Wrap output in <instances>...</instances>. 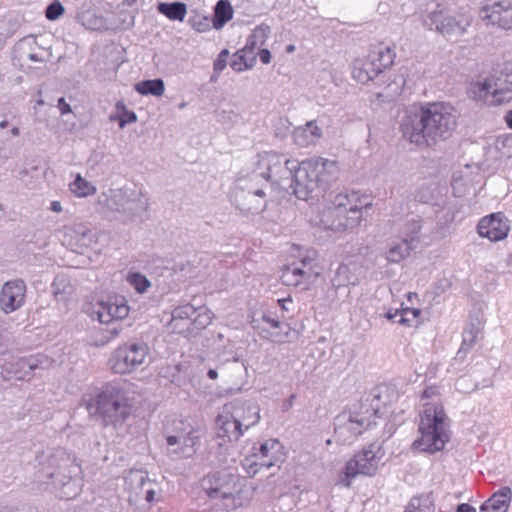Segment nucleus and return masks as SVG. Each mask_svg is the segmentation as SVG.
<instances>
[{"label":"nucleus","mask_w":512,"mask_h":512,"mask_svg":"<svg viewBox=\"0 0 512 512\" xmlns=\"http://www.w3.org/2000/svg\"><path fill=\"white\" fill-rule=\"evenodd\" d=\"M239 419H243L240 413H232L227 404L224 406L223 411L216 418L217 434L219 437L227 438L228 441H238L244 433Z\"/></svg>","instance_id":"obj_19"},{"label":"nucleus","mask_w":512,"mask_h":512,"mask_svg":"<svg viewBox=\"0 0 512 512\" xmlns=\"http://www.w3.org/2000/svg\"><path fill=\"white\" fill-rule=\"evenodd\" d=\"M196 313V317L190 324V327L193 326V329L202 330L212 322V313L207 309H200L199 312Z\"/></svg>","instance_id":"obj_48"},{"label":"nucleus","mask_w":512,"mask_h":512,"mask_svg":"<svg viewBox=\"0 0 512 512\" xmlns=\"http://www.w3.org/2000/svg\"><path fill=\"white\" fill-rule=\"evenodd\" d=\"M331 206L339 208V209L340 208L345 209L347 211L349 208H351V206L354 209H361V210L363 209V206H360L358 204V197L355 193H352V194L343 193V192L337 193L334 196V199L331 201Z\"/></svg>","instance_id":"obj_39"},{"label":"nucleus","mask_w":512,"mask_h":512,"mask_svg":"<svg viewBox=\"0 0 512 512\" xmlns=\"http://www.w3.org/2000/svg\"><path fill=\"white\" fill-rule=\"evenodd\" d=\"M395 56V52L390 47H377L369 54L367 60L360 66L354 67V79L363 84L373 80L378 74L392 66Z\"/></svg>","instance_id":"obj_13"},{"label":"nucleus","mask_w":512,"mask_h":512,"mask_svg":"<svg viewBox=\"0 0 512 512\" xmlns=\"http://www.w3.org/2000/svg\"><path fill=\"white\" fill-rule=\"evenodd\" d=\"M69 481H63L62 497L66 499H72L80 491V480L78 475L81 473V469L78 464L71 463L68 467Z\"/></svg>","instance_id":"obj_32"},{"label":"nucleus","mask_w":512,"mask_h":512,"mask_svg":"<svg viewBox=\"0 0 512 512\" xmlns=\"http://www.w3.org/2000/svg\"><path fill=\"white\" fill-rule=\"evenodd\" d=\"M196 312L197 309L189 303L176 307L170 313L171 319L168 326L171 327L174 332L184 333L186 330L191 332V317L196 314Z\"/></svg>","instance_id":"obj_22"},{"label":"nucleus","mask_w":512,"mask_h":512,"mask_svg":"<svg viewBox=\"0 0 512 512\" xmlns=\"http://www.w3.org/2000/svg\"><path fill=\"white\" fill-rule=\"evenodd\" d=\"M27 57L29 60H31L33 62H43L44 61V59L41 56H39L37 53H29L27 55Z\"/></svg>","instance_id":"obj_61"},{"label":"nucleus","mask_w":512,"mask_h":512,"mask_svg":"<svg viewBox=\"0 0 512 512\" xmlns=\"http://www.w3.org/2000/svg\"><path fill=\"white\" fill-rule=\"evenodd\" d=\"M311 272L303 271L298 269L297 263H293L291 265L286 266L281 274V280L283 284L287 286H299V285H308L313 280H310Z\"/></svg>","instance_id":"obj_29"},{"label":"nucleus","mask_w":512,"mask_h":512,"mask_svg":"<svg viewBox=\"0 0 512 512\" xmlns=\"http://www.w3.org/2000/svg\"><path fill=\"white\" fill-rule=\"evenodd\" d=\"M107 205L111 210L130 217L146 209L147 199L138 190L125 187L111 191Z\"/></svg>","instance_id":"obj_14"},{"label":"nucleus","mask_w":512,"mask_h":512,"mask_svg":"<svg viewBox=\"0 0 512 512\" xmlns=\"http://www.w3.org/2000/svg\"><path fill=\"white\" fill-rule=\"evenodd\" d=\"M435 506L429 494L411 498L404 512H434Z\"/></svg>","instance_id":"obj_37"},{"label":"nucleus","mask_w":512,"mask_h":512,"mask_svg":"<svg viewBox=\"0 0 512 512\" xmlns=\"http://www.w3.org/2000/svg\"><path fill=\"white\" fill-rule=\"evenodd\" d=\"M82 403L88 413L104 425L121 426L131 414L128 393L121 383H108L95 394H87Z\"/></svg>","instance_id":"obj_2"},{"label":"nucleus","mask_w":512,"mask_h":512,"mask_svg":"<svg viewBox=\"0 0 512 512\" xmlns=\"http://www.w3.org/2000/svg\"><path fill=\"white\" fill-rule=\"evenodd\" d=\"M135 89L142 95L160 96V79L141 81L135 85Z\"/></svg>","instance_id":"obj_45"},{"label":"nucleus","mask_w":512,"mask_h":512,"mask_svg":"<svg viewBox=\"0 0 512 512\" xmlns=\"http://www.w3.org/2000/svg\"><path fill=\"white\" fill-rule=\"evenodd\" d=\"M258 166L262 170L258 174L265 182L271 180L277 185H283L284 181H289L298 166V161L289 159L284 154L269 151L259 154Z\"/></svg>","instance_id":"obj_8"},{"label":"nucleus","mask_w":512,"mask_h":512,"mask_svg":"<svg viewBox=\"0 0 512 512\" xmlns=\"http://www.w3.org/2000/svg\"><path fill=\"white\" fill-rule=\"evenodd\" d=\"M505 121L507 126L512 129V110L508 111L505 115Z\"/></svg>","instance_id":"obj_64"},{"label":"nucleus","mask_w":512,"mask_h":512,"mask_svg":"<svg viewBox=\"0 0 512 512\" xmlns=\"http://www.w3.org/2000/svg\"><path fill=\"white\" fill-rule=\"evenodd\" d=\"M483 328L484 323L480 317L475 316L470 318V322L462 334L463 340L459 353L468 351L479 341Z\"/></svg>","instance_id":"obj_28"},{"label":"nucleus","mask_w":512,"mask_h":512,"mask_svg":"<svg viewBox=\"0 0 512 512\" xmlns=\"http://www.w3.org/2000/svg\"><path fill=\"white\" fill-rule=\"evenodd\" d=\"M414 247L411 240L402 239L400 242L391 245L386 252V259L391 263H399L410 255Z\"/></svg>","instance_id":"obj_34"},{"label":"nucleus","mask_w":512,"mask_h":512,"mask_svg":"<svg viewBox=\"0 0 512 512\" xmlns=\"http://www.w3.org/2000/svg\"><path fill=\"white\" fill-rule=\"evenodd\" d=\"M262 320L271 325V327L273 328H280L281 327V322L279 320L276 319L275 316H273L271 313H264L262 315Z\"/></svg>","instance_id":"obj_54"},{"label":"nucleus","mask_w":512,"mask_h":512,"mask_svg":"<svg viewBox=\"0 0 512 512\" xmlns=\"http://www.w3.org/2000/svg\"><path fill=\"white\" fill-rule=\"evenodd\" d=\"M459 113L450 103L433 102L410 107L400 123L403 137L418 146L435 145L450 138L457 127Z\"/></svg>","instance_id":"obj_1"},{"label":"nucleus","mask_w":512,"mask_h":512,"mask_svg":"<svg viewBox=\"0 0 512 512\" xmlns=\"http://www.w3.org/2000/svg\"><path fill=\"white\" fill-rule=\"evenodd\" d=\"M382 442L375 441L364 447L360 452L355 454L345 466V474L347 477H355L358 474L373 476L376 474L380 460L384 456Z\"/></svg>","instance_id":"obj_12"},{"label":"nucleus","mask_w":512,"mask_h":512,"mask_svg":"<svg viewBox=\"0 0 512 512\" xmlns=\"http://www.w3.org/2000/svg\"><path fill=\"white\" fill-rule=\"evenodd\" d=\"M455 213L453 211L447 210L445 211L444 219L445 223L452 222L454 220Z\"/></svg>","instance_id":"obj_62"},{"label":"nucleus","mask_w":512,"mask_h":512,"mask_svg":"<svg viewBox=\"0 0 512 512\" xmlns=\"http://www.w3.org/2000/svg\"><path fill=\"white\" fill-rule=\"evenodd\" d=\"M256 61V55H248L243 50L237 51L233 55V59L230 63L231 68L236 72H242L244 70L253 67Z\"/></svg>","instance_id":"obj_40"},{"label":"nucleus","mask_w":512,"mask_h":512,"mask_svg":"<svg viewBox=\"0 0 512 512\" xmlns=\"http://www.w3.org/2000/svg\"><path fill=\"white\" fill-rule=\"evenodd\" d=\"M399 94V85L397 83H389L381 92H377L371 99V104L374 108H379L382 104L392 103Z\"/></svg>","instance_id":"obj_36"},{"label":"nucleus","mask_w":512,"mask_h":512,"mask_svg":"<svg viewBox=\"0 0 512 512\" xmlns=\"http://www.w3.org/2000/svg\"><path fill=\"white\" fill-rule=\"evenodd\" d=\"M50 210L56 213H60L63 208L59 201H52L50 204Z\"/></svg>","instance_id":"obj_60"},{"label":"nucleus","mask_w":512,"mask_h":512,"mask_svg":"<svg viewBox=\"0 0 512 512\" xmlns=\"http://www.w3.org/2000/svg\"><path fill=\"white\" fill-rule=\"evenodd\" d=\"M446 414L441 406L427 405L420 416V437L413 447L430 454L441 451L449 440Z\"/></svg>","instance_id":"obj_4"},{"label":"nucleus","mask_w":512,"mask_h":512,"mask_svg":"<svg viewBox=\"0 0 512 512\" xmlns=\"http://www.w3.org/2000/svg\"><path fill=\"white\" fill-rule=\"evenodd\" d=\"M187 14V6L184 2H162V15L173 21H183Z\"/></svg>","instance_id":"obj_38"},{"label":"nucleus","mask_w":512,"mask_h":512,"mask_svg":"<svg viewBox=\"0 0 512 512\" xmlns=\"http://www.w3.org/2000/svg\"><path fill=\"white\" fill-rule=\"evenodd\" d=\"M477 230L481 237L500 241L507 237L510 227L502 213H493L479 221Z\"/></svg>","instance_id":"obj_20"},{"label":"nucleus","mask_w":512,"mask_h":512,"mask_svg":"<svg viewBox=\"0 0 512 512\" xmlns=\"http://www.w3.org/2000/svg\"><path fill=\"white\" fill-rule=\"evenodd\" d=\"M339 211V208L331 205L325 207L318 215L317 224L324 229L341 232L343 226L339 221Z\"/></svg>","instance_id":"obj_30"},{"label":"nucleus","mask_w":512,"mask_h":512,"mask_svg":"<svg viewBox=\"0 0 512 512\" xmlns=\"http://www.w3.org/2000/svg\"><path fill=\"white\" fill-rule=\"evenodd\" d=\"M64 12V8L62 4L58 1H55L48 5L46 8V18L49 20H56L59 16H61Z\"/></svg>","instance_id":"obj_52"},{"label":"nucleus","mask_w":512,"mask_h":512,"mask_svg":"<svg viewBox=\"0 0 512 512\" xmlns=\"http://www.w3.org/2000/svg\"><path fill=\"white\" fill-rule=\"evenodd\" d=\"M202 490L211 498L222 501L225 510L241 506L239 477L228 471L215 472L201 480Z\"/></svg>","instance_id":"obj_6"},{"label":"nucleus","mask_w":512,"mask_h":512,"mask_svg":"<svg viewBox=\"0 0 512 512\" xmlns=\"http://www.w3.org/2000/svg\"><path fill=\"white\" fill-rule=\"evenodd\" d=\"M339 221L342 224L341 232L358 227L362 221V210L352 206L347 210L339 209Z\"/></svg>","instance_id":"obj_35"},{"label":"nucleus","mask_w":512,"mask_h":512,"mask_svg":"<svg viewBox=\"0 0 512 512\" xmlns=\"http://www.w3.org/2000/svg\"><path fill=\"white\" fill-rule=\"evenodd\" d=\"M233 7L228 0H219L214 7L212 25L215 29H221L233 17Z\"/></svg>","instance_id":"obj_33"},{"label":"nucleus","mask_w":512,"mask_h":512,"mask_svg":"<svg viewBox=\"0 0 512 512\" xmlns=\"http://www.w3.org/2000/svg\"><path fill=\"white\" fill-rule=\"evenodd\" d=\"M446 15V9L438 4L436 9L431 11L427 16L428 20L430 21L428 24L430 29H432V26H434L435 30L438 31V26Z\"/></svg>","instance_id":"obj_50"},{"label":"nucleus","mask_w":512,"mask_h":512,"mask_svg":"<svg viewBox=\"0 0 512 512\" xmlns=\"http://www.w3.org/2000/svg\"><path fill=\"white\" fill-rule=\"evenodd\" d=\"M70 190L78 197H86L96 192L95 186L82 178L79 174L70 184Z\"/></svg>","instance_id":"obj_42"},{"label":"nucleus","mask_w":512,"mask_h":512,"mask_svg":"<svg viewBox=\"0 0 512 512\" xmlns=\"http://www.w3.org/2000/svg\"><path fill=\"white\" fill-rule=\"evenodd\" d=\"M337 172L335 161L322 157L307 159L298 162L289 179L290 187L298 199L307 200L314 191L334 180Z\"/></svg>","instance_id":"obj_3"},{"label":"nucleus","mask_w":512,"mask_h":512,"mask_svg":"<svg viewBox=\"0 0 512 512\" xmlns=\"http://www.w3.org/2000/svg\"><path fill=\"white\" fill-rule=\"evenodd\" d=\"M26 285L22 280L6 282L0 290V309L5 313H12L25 303Z\"/></svg>","instance_id":"obj_15"},{"label":"nucleus","mask_w":512,"mask_h":512,"mask_svg":"<svg viewBox=\"0 0 512 512\" xmlns=\"http://www.w3.org/2000/svg\"><path fill=\"white\" fill-rule=\"evenodd\" d=\"M298 269L303 271H310L312 275H310V280L315 281L320 275V269L316 263L315 254L308 255L300 260L297 264Z\"/></svg>","instance_id":"obj_46"},{"label":"nucleus","mask_w":512,"mask_h":512,"mask_svg":"<svg viewBox=\"0 0 512 512\" xmlns=\"http://www.w3.org/2000/svg\"><path fill=\"white\" fill-rule=\"evenodd\" d=\"M148 354L144 344H126L119 346L109 359L110 369L116 374H129L141 366Z\"/></svg>","instance_id":"obj_11"},{"label":"nucleus","mask_w":512,"mask_h":512,"mask_svg":"<svg viewBox=\"0 0 512 512\" xmlns=\"http://www.w3.org/2000/svg\"><path fill=\"white\" fill-rule=\"evenodd\" d=\"M167 454L174 458H189L193 456L199 445L200 435L190 424L178 421L173 433L166 436Z\"/></svg>","instance_id":"obj_7"},{"label":"nucleus","mask_w":512,"mask_h":512,"mask_svg":"<svg viewBox=\"0 0 512 512\" xmlns=\"http://www.w3.org/2000/svg\"><path fill=\"white\" fill-rule=\"evenodd\" d=\"M474 99L501 104L512 100V74L505 78L490 77L483 82H477L470 88Z\"/></svg>","instance_id":"obj_9"},{"label":"nucleus","mask_w":512,"mask_h":512,"mask_svg":"<svg viewBox=\"0 0 512 512\" xmlns=\"http://www.w3.org/2000/svg\"><path fill=\"white\" fill-rule=\"evenodd\" d=\"M456 512H476V509L467 503H462L457 506Z\"/></svg>","instance_id":"obj_58"},{"label":"nucleus","mask_w":512,"mask_h":512,"mask_svg":"<svg viewBox=\"0 0 512 512\" xmlns=\"http://www.w3.org/2000/svg\"><path fill=\"white\" fill-rule=\"evenodd\" d=\"M458 27V23L451 15H446L438 26V32L441 34H451Z\"/></svg>","instance_id":"obj_51"},{"label":"nucleus","mask_w":512,"mask_h":512,"mask_svg":"<svg viewBox=\"0 0 512 512\" xmlns=\"http://www.w3.org/2000/svg\"><path fill=\"white\" fill-rule=\"evenodd\" d=\"M57 106H58V108H59V110H60L62 115H65V114H68V113L72 112L70 105L65 101V99L63 97L58 99Z\"/></svg>","instance_id":"obj_56"},{"label":"nucleus","mask_w":512,"mask_h":512,"mask_svg":"<svg viewBox=\"0 0 512 512\" xmlns=\"http://www.w3.org/2000/svg\"><path fill=\"white\" fill-rule=\"evenodd\" d=\"M127 282L138 292L144 293L150 287V281L139 272H130Z\"/></svg>","instance_id":"obj_44"},{"label":"nucleus","mask_w":512,"mask_h":512,"mask_svg":"<svg viewBox=\"0 0 512 512\" xmlns=\"http://www.w3.org/2000/svg\"><path fill=\"white\" fill-rule=\"evenodd\" d=\"M480 17L502 29H512V3L503 0L486 5L480 10Z\"/></svg>","instance_id":"obj_18"},{"label":"nucleus","mask_w":512,"mask_h":512,"mask_svg":"<svg viewBox=\"0 0 512 512\" xmlns=\"http://www.w3.org/2000/svg\"><path fill=\"white\" fill-rule=\"evenodd\" d=\"M295 395L292 394L289 399L285 402V404L283 405V409L284 410H288L292 405H293V401L295 399Z\"/></svg>","instance_id":"obj_63"},{"label":"nucleus","mask_w":512,"mask_h":512,"mask_svg":"<svg viewBox=\"0 0 512 512\" xmlns=\"http://www.w3.org/2000/svg\"><path fill=\"white\" fill-rule=\"evenodd\" d=\"M265 186L267 183L258 172L238 177L231 193L236 207L245 212H262L267 205Z\"/></svg>","instance_id":"obj_5"},{"label":"nucleus","mask_w":512,"mask_h":512,"mask_svg":"<svg viewBox=\"0 0 512 512\" xmlns=\"http://www.w3.org/2000/svg\"><path fill=\"white\" fill-rule=\"evenodd\" d=\"M289 303H292V299L291 298H283V299H279L278 300L279 306L284 311H289L290 310V308L288 307Z\"/></svg>","instance_id":"obj_59"},{"label":"nucleus","mask_w":512,"mask_h":512,"mask_svg":"<svg viewBox=\"0 0 512 512\" xmlns=\"http://www.w3.org/2000/svg\"><path fill=\"white\" fill-rule=\"evenodd\" d=\"M229 51L227 49L222 50L214 61L213 70L215 74H220L227 65V58Z\"/></svg>","instance_id":"obj_53"},{"label":"nucleus","mask_w":512,"mask_h":512,"mask_svg":"<svg viewBox=\"0 0 512 512\" xmlns=\"http://www.w3.org/2000/svg\"><path fill=\"white\" fill-rule=\"evenodd\" d=\"M422 229V220L419 217L407 220L404 224L401 235L404 240H411V244L415 246L417 236Z\"/></svg>","instance_id":"obj_41"},{"label":"nucleus","mask_w":512,"mask_h":512,"mask_svg":"<svg viewBox=\"0 0 512 512\" xmlns=\"http://www.w3.org/2000/svg\"><path fill=\"white\" fill-rule=\"evenodd\" d=\"M116 109L118 110V114L111 115L110 120H118L120 128H124L127 124L133 123L137 120L136 114L133 111L126 110L123 102H118L116 104Z\"/></svg>","instance_id":"obj_43"},{"label":"nucleus","mask_w":512,"mask_h":512,"mask_svg":"<svg viewBox=\"0 0 512 512\" xmlns=\"http://www.w3.org/2000/svg\"><path fill=\"white\" fill-rule=\"evenodd\" d=\"M512 500V490L508 486L493 493L480 507L479 512H507Z\"/></svg>","instance_id":"obj_26"},{"label":"nucleus","mask_w":512,"mask_h":512,"mask_svg":"<svg viewBox=\"0 0 512 512\" xmlns=\"http://www.w3.org/2000/svg\"><path fill=\"white\" fill-rule=\"evenodd\" d=\"M254 462H255V459H254V460H251V459H249V458H246V459H245V462L243 463V465H244V466L246 467V469H247V472H248L249 474H251L252 476H254L255 474H257V473H258V471H259V468H261V466H260V465H255V464H254Z\"/></svg>","instance_id":"obj_55"},{"label":"nucleus","mask_w":512,"mask_h":512,"mask_svg":"<svg viewBox=\"0 0 512 512\" xmlns=\"http://www.w3.org/2000/svg\"><path fill=\"white\" fill-rule=\"evenodd\" d=\"M360 267L357 264H341L331 282L335 288L345 287L349 285H357L360 283Z\"/></svg>","instance_id":"obj_27"},{"label":"nucleus","mask_w":512,"mask_h":512,"mask_svg":"<svg viewBox=\"0 0 512 512\" xmlns=\"http://www.w3.org/2000/svg\"><path fill=\"white\" fill-rule=\"evenodd\" d=\"M321 136L322 131L316 121H309L305 125L295 128L293 131V141L301 148L315 145Z\"/></svg>","instance_id":"obj_24"},{"label":"nucleus","mask_w":512,"mask_h":512,"mask_svg":"<svg viewBox=\"0 0 512 512\" xmlns=\"http://www.w3.org/2000/svg\"><path fill=\"white\" fill-rule=\"evenodd\" d=\"M129 314V307L122 297L108 298L98 301L92 311V317L96 318L102 324H112L113 327L108 331L110 336L107 341L116 338L122 326L117 321L126 318Z\"/></svg>","instance_id":"obj_10"},{"label":"nucleus","mask_w":512,"mask_h":512,"mask_svg":"<svg viewBox=\"0 0 512 512\" xmlns=\"http://www.w3.org/2000/svg\"><path fill=\"white\" fill-rule=\"evenodd\" d=\"M371 424H376V422H371L358 414H342L336 418L335 433L343 441L350 442L360 435L365 427H369Z\"/></svg>","instance_id":"obj_17"},{"label":"nucleus","mask_w":512,"mask_h":512,"mask_svg":"<svg viewBox=\"0 0 512 512\" xmlns=\"http://www.w3.org/2000/svg\"><path fill=\"white\" fill-rule=\"evenodd\" d=\"M412 314L414 317H417L420 313L417 309H404L402 311L396 310L394 313L391 311L386 313V318L389 320H395L399 324H406L409 322V319L406 317L407 314Z\"/></svg>","instance_id":"obj_49"},{"label":"nucleus","mask_w":512,"mask_h":512,"mask_svg":"<svg viewBox=\"0 0 512 512\" xmlns=\"http://www.w3.org/2000/svg\"><path fill=\"white\" fill-rule=\"evenodd\" d=\"M259 57L263 64H268L271 61V53L268 49H261L259 52Z\"/></svg>","instance_id":"obj_57"},{"label":"nucleus","mask_w":512,"mask_h":512,"mask_svg":"<svg viewBox=\"0 0 512 512\" xmlns=\"http://www.w3.org/2000/svg\"><path fill=\"white\" fill-rule=\"evenodd\" d=\"M191 265L189 263H179L172 267L162 266V278L166 279L169 291H175L180 284L184 283L188 277H191Z\"/></svg>","instance_id":"obj_25"},{"label":"nucleus","mask_w":512,"mask_h":512,"mask_svg":"<svg viewBox=\"0 0 512 512\" xmlns=\"http://www.w3.org/2000/svg\"><path fill=\"white\" fill-rule=\"evenodd\" d=\"M285 453L283 445L277 439H269L259 447L252 448L254 464L261 467L271 468L284 461Z\"/></svg>","instance_id":"obj_16"},{"label":"nucleus","mask_w":512,"mask_h":512,"mask_svg":"<svg viewBox=\"0 0 512 512\" xmlns=\"http://www.w3.org/2000/svg\"><path fill=\"white\" fill-rule=\"evenodd\" d=\"M188 23L194 30L198 32H206L211 28L212 19L201 14H196L189 18Z\"/></svg>","instance_id":"obj_47"},{"label":"nucleus","mask_w":512,"mask_h":512,"mask_svg":"<svg viewBox=\"0 0 512 512\" xmlns=\"http://www.w3.org/2000/svg\"><path fill=\"white\" fill-rule=\"evenodd\" d=\"M227 406L232 413L238 412L243 416L245 420L239 419V422H243L241 427L244 430L256 425L260 420L259 407L254 402L242 403L239 400H235L227 404Z\"/></svg>","instance_id":"obj_23"},{"label":"nucleus","mask_w":512,"mask_h":512,"mask_svg":"<svg viewBox=\"0 0 512 512\" xmlns=\"http://www.w3.org/2000/svg\"><path fill=\"white\" fill-rule=\"evenodd\" d=\"M270 34V27L267 25L257 26L247 39L245 46L241 49L248 55H255L254 50L265 44Z\"/></svg>","instance_id":"obj_31"},{"label":"nucleus","mask_w":512,"mask_h":512,"mask_svg":"<svg viewBox=\"0 0 512 512\" xmlns=\"http://www.w3.org/2000/svg\"><path fill=\"white\" fill-rule=\"evenodd\" d=\"M49 363V359L44 355H31L16 359L14 363H9L10 368H7V370L12 372L18 379H30L33 371L38 368H47Z\"/></svg>","instance_id":"obj_21"}]
</instances>
